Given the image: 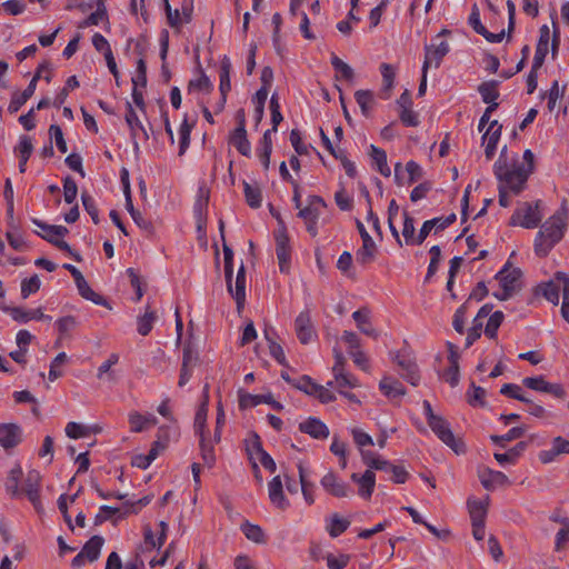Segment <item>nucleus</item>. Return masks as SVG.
I'll return each mask as SVG.
<instances>
[{"mask_svg":"<svg viewBox=\"0 0 569 569\" xmlns=\"http://www.w3.org/2000/svg\"><path fill=\"white\" fill-rule=\"evenodd\" d=\"M295 329L297 337L302 345L309 343L316 337L310 311L305 310L298 315L295 320Z\"/></svg>","mask_w":569,"mask_h":569,"instance_id":"4468645a","label":"nucleus"},{"mask_svg":"<svg viewBox=\"0 0 569 569\" xmlns=\"http://www.w3.org/2000/svg\"><path fill=\"white\" fill-rule=\"evenodd\" d=\"M568 209L566 201L541 226L535 239V252L539 257H546L550 250L563 238L567 228Z\"/></svg>","mask_w":569,"mask_h":569,"instance_id":"f257e3e1","label":"nucleus"},{"mask_svg":"<svg viewBox=\"0 0 569 569\" xmlns=\"http://www.w3.org/2000/svg\"><path fill=\"white\" fill-rule=\"evenodd\" d=\"M395 361L401 369V377L412 386H418L420 382V373L413 357L407 352H398L395 357Z\"/></svg>","mask_w":569,"mask_h":569,"instance_id":"9b49d317","label":"nucleus"},{"mask_svg":"<svg viewBox=\"0 0 569 569\" xmlns=\"http://www.w3.org/2000/svg\"><path fill=\"white\" fill-rule=\"evenodd\" d=\"M163 1H164V10H166L168 24L171 28L176 29L177 31H180V29L183 24V21H182L183 19L181 17L180 10H178V9L172 10L170 7L169 0H163Z\"/></svg>","mask_w":569,"mask_h":569,"instance_id":"052dcab7","label":"nucleus"},{"mask_svg":"<svg viewBox=\"0 0 569 569\" xmlns=\"http://www.w3.org/2000/svg\"><path fill=\"white\" fill-rule=\"evenodd\" d=\"M500 393L521 402H529V398H527L521 392V388L515 383H505L500 389Z\"/></svg>","mask_w":569,"mask_h":569,"instance_id":"69168bd1","label":"nucleus"},{"mask_svg":"<svg viewBox=\"0 0 569 569\" xmlns=\"http://www.w3.org/2000/svg\"><path fill=\"white\" fill-rule=\"evenodd\" d=\"M243 192L246 202L249 207L257 209L261 207L262 203V192L261 188L258 184H250L247 181H243Z\"/></svg>","mask_w":569,"mask_h":569,"instance_id":"4c0bfd02","label":"nucleus"},{"mask_svg":"<svg viewBox=\"0 0 569 569\" xmlns=\"http://www.w3.org/2000/svg\"><path fill=\"white\" fill-rule=\"evenodd\" d=\"M377 246L372 238L362 240V246L356 252V260L361 266L371 263L377 256Z\"/></svg>","mask_w":569,"mask_h":569,"instance_id":"7c9ffc66","label":"nucleus"},{"mask_svg":"<svg viewBox=\"0 0 569 569\" xmlns=\"http://www.w3.org/2000/svg\"><path fill=\"white\" fill-rule=\"evenodd\" d=\"M32 222L43 231V233L38 234L52 244H54V241L59 238L64 237L69 232V230L63 226L47 224L38 219H32Z\"/></svg>","mask_w":569,"mask_h":569,"instance_id":"393cba45","label":"nucleus"},{"mask_svg":"<svg viewBox=\"0 0 569 569\" xmlns=\"http://www.w3.org/2000/svg\"><path fill=\"white\" fill-rule=\"evenodd\" d=\"M270 213L276 218L279 224V228L274 231L276 253L279 262V269L280 272L288 273L291 259L290 239L281 214L272 207H270Z\"/></svg>","mask_w":569,"mask_h":569,"instance_id":"20e7f679","label":"nucleus"},{"mask_svg":"<svg viewBox=\"0 0 569 569\" xmlns=\"http://www.w3.org/2000/svg\"><path fill=\"white\" fill-rule=\"evenodd\" d=\"M48 70L49 71V74L44 76L43 79L49 83L52 79V69H51V64L49 61L44 60L43 62H41L38 68H37V71L33 76V78L31 79V81L29 82L28 87L22 91V93L28 98L30 99L33 94H34V91H36V88H37V82L38 80L41 78V71L42 70Z\"/></svg>","mask_w":569,"mask_h":569,"instance_id":"473e14b6","label":"nucleus"},{"mask_svg":"<svg viewBox=\"0 0 569 569\" xmlns=\"http://www.w3.org/2000/svg\"><path fill=\"white\" fill-rule=\"evenodd\" d=\"M489 507V496L485 499L469 498L467 500V508L471 519V523L486 522Z\"/></svg>","mask_w":569,"mask_h":569,"instance_id":"aec40b11","label":"nucleus"},{"mask_svg":"<svg viewBox=\"0 0 569 569\" xmlns=\"http://www.w3.org/2000/svg\"><path fill=\"white\" fill-rule=\"evenodd\" d=\"M192 127L193 126L188 122L187 118H184L179 128V156H182L189 148Z\"/></svg>","mask_w":569,"mask_h":569,"instance_id":"6e6d98bb","label":"nucleus"},{"mask_svg":"<svg viewBox=\"0 0 569 569\" xmlns=\"http://www.w3.org/2000/svg\"><path fill=\"white\" fill-rule=\"evenodd\" d=\"M415 220L407 212H405L403 227H402V236L406 240L407 244H421L419 242V234L415 237Z\"/></svg>","mask_w":569,"mask_h":569,"instance_id":"49530a36","label":"nucleus"},{"mask_svg":"<svg viewBox=\"0 0 569 569\" xmlns=\"http://www.w3.org/2000/svg\"><path fill=\"white\" fill-rule=\"evenodd\" d=\"M501 129L502 126L499 124L497 120H493L482 136V142L486 143L485 154L487 159H491L495 156L501 136Z\"/></svg>","mask_w":569,"mask_h":569,"instance_id":"a211bd4d","label":"nucleus"},{"mask_svg":"<svg viewBox=\"0 0 569 569\" xmlns=\"http://www.w3.org/2000/svg\"><path fill=\"white\" fill-rule=\"evenodd\" d=\"M355 99L359 104L361 112L363 116L368 117L370 114L372 104H373V94L369 90H358L355 93Z\"/></svg>","mask_w":569,"mask_h":569,"instance_id":"de8ad7c7","label":"nucleus"},{"mask_svg":"<svg viewBox=\"0 0 569 569\" xmlns=\"http://www.w3.org/2000/svg\"><path fill=\"white\" fill-rule=\"evenodd\" d=\"M74 282H76L78 291L82 298L90 300V301L94 302L96 305L104 303L103 298L100 295L96 293L90 288L89 283L87 282L84 277H81L79 280H76Z\"/></svg>","mask_w":569,"mask_h":569,"instance_id":"a18cd8bd","label":"nucleus"},{"mask_svg":"<svg viewBox=\"0 0 569 569\" xmlns=\"http://www.w3.org/2000/svg\"><path fill=\"white\" fill-rule=\"evenodd\" d=\"M124 119L130 129V137L132 140L133 148L136 150H138L139 149L138 140L142 139V140L147 141L149 139V134L130 102H127V104H126Z\"/></svg>","mask_w":569,"mask_h":569,"instance_id":"9d476101","label":"nucleus"},{"mask_svg":"<svg viewBox=\"0 0 569 569\" xmlns=\"http://www.w3.org/2000/svg\"><path fill=\"white\" fill-rule=\"evenodd\" d=\"M540 201H537L535 206L525 203L522 208L517 209L511 216V224H519L527 229H533L538 227L542 219V214L539 211Z\"/></svg>","mask_w":569,"mask_h":569,"instance_id":"0eeeda50","label":"nucleus"},{"mask_svg":"<svg viewBox=\"0 0 569 569\" xmlns=\"http://www.w3.org/2000/svg\"><path fill=\"white\" fill-rule=\"evenodd\" d=\"M204 401L200 405L194 416L193 428L197 435L208 433L206 431V421L208 413V385L204 387Z\"/></svg>","mask_w":569,"mask_h":569,"instance_id":"f704fd0d","label":"nucleus"},{"mask_svg":"<svg viewBox=\"0 0 569 569\" xmlns=\"http://www.w3.org/2000/svg\"><path fill=\"white\" fill-rule=\"evenodd\" d=\"M503 312L502 311H495L492 315H490L487 326L485 328V335L489 339H496L497 338V331L499 327L501 326L503 321Z\"/></svg>","mask_w":569,"mask_h":569,"instance_id":"3c124183","label":"nucleus"},{"mask_svg":"<svg viewBox=\"0 0 569 569\" xmlns=\"http://www.w3.org/2000/svg\"><path fill=\"white\" fill-rule=\"evenodd\" d=\"M298 472L303 498L308 505H312L315 502V485L307 480V471L301 462L298 463Z\"/></svg>","mask_w":569,"mask_h":569,"instance_id":"79ce46f5","label":"nucleus"},{"mask_svg":"<svg viewBox=\"0 0 569 569\" xmlns=\"http://www.w3.org/2000/svg\"><path fill=\"white\" fill-rule=\"evenodd\" d=\"M320 483L322 488L333 497L345 498L349 493L348 485L331 471L322 477Z\"/></svg>","mask_w":569,"mask_h":569,"instance_id":"dca6fc26","label":"nucleus"},{"mask_svg":"<svg viewBox=\"0 0 569 569\" xmlns=\"http://www.w3.org/2000/svg\"><path fill=\"white\" fill-rule=\"evenodd\" d=\"M269 498L272 505L284 510L289 507V501L283 495V486L280 476H276L268 485Z\"/></svg>","mask_w":569,"mask_h":569,"instance_id":"5701e85b","label":"nucleus"},{"mask_svg":"<svg viewBox=\"0 0 569 569\" xmlns=\"http://www.w3.org/2000/svg\"><path fill=\"white\" fill-rule=\"evenodd\" d=\"M213 86L209 79V77L203 72V70L199 71V77L196 79H191L188 83V90H198L203 92H211Z\"/></svg>","mask_w":569,"mask_h":569,"instance_id":"8fccbe9b","label":"nucleus"},{"mask_svg":"<svg viewBox=\"0 0 569 569\" xmlns=\"http://www.w3.org/2000/svg\"><path fill=\"white\" fill-rule=\"evenodd\" d=\"M457 217L455 213L448 217H438L423 222L419 231V242H423L428 234L431 232V227H436V232L445 230L447 227L456 221Z\"/></svg>","mask_w":569,"mask_h":569,"instance_id":"4be33fe9","label":"nucleus"},{"mask_svg":"<svg viewBox=\"0 0 569 569\" xmlns=\"http://www.w3.org/2000/svg\"><path fill=\"white\" fill-rule=\"evenodd\" d=\"M208 202H209V190L203 187H200L199 194H198V198H197V200L194 202V207H193V211L198 219V222H201L203 214L207 210Z\"/></svg>","mask_w":569,"mask_h":569,"instance_id":"603ef678","label":"nucleus"},{"mask_svg":"<svg viewBox=\"0 0 569 569\" xmlns=\"http://www.w3.org/2000/svg\"><path fill=\"white\" fill-rule=\"evenodd\" d=\"M318 383H316L309 376L305 375L300 377L295 383L293 387L308 396H315L317 392Z\"/></svg>","mask_w":569,"mask_h":569,"instance_id":"0e129e2a","label":"nucleus"},{"mask_svg":"<svg viewBox=\"0 0 569 569\" xmlns=\"http://www.w3.org/2000/svg\"><path fill=\"white\" fill-rule=\"evenodd\" d=\"M499 81L489 80L479 84L478 92L485 103H491L499 98Z\"/></svg>","mask_w":569,"mask_h":569,"instance_id":"ea45409f","label":"nucleus"},{"mask_svg":"<svg viewBox=\"0 0 569 569\" xmlns=\"http://www.w3.org/2000/svg\"><path fill=\"white\" fill-rule=\"evenodd\" d=\"M229 293L236 300L238 310L243 308L246 302V269L243 264L238 269L234 288L232 287V292Z\"/></svg>","mask_w":569,"mask_h":569,"instance_id":"bb28decb","label":"nucleus"},{"mask_svg":"<svg viewBox=\"0 0 569 569\" xmlns=\"http://www.w3.org/2000/svg\"><path fill=\"white\" fill-rule=\"evenodd\" d=\"M81 200H82L84 210L91 217L93 223L98 224L99 223V210H98L94 199L88 192H82Z\"/></svg>","mask_w":569,"mask_h":569,"instance_id":"e2e57ef3","label":"nucleus"},{"mask_svg":"<svg viewBox=\"0 0 569 569\" xmlns=\"http://www.w3.org/2000/svg\"><path fill=\"white\" fill-rule=\"evenodd\" d=\"M230 72H231V61L224 56L221 60L220 66V84L219 90L221 93V107H224L227 94L231 90V81H230Z\"/></svg>","mask_w":569,"mask_h":569,"instance_id":"a878e982","label":"nucleus"},{"mask_svg":"<svg viewBox=\"0 0 569 569\" xmlns=\"http://www.w3.org/2000/svg\"><path fill=\"white\" fill-rule=\"evenodd\" d=\"M350 526L348 519L341 518L338 513H333L330 519L327 520V531L330 537L337 538L342 535Z\"/></svg>","mask_w":569,"mask_h":569,"instance_id":"c9c22d12","label":"nucleus"},{"mask_svg":"<svg viewBox=\"0 0 569 569\" xmlns=\"http://www.w3.org/2000/svg\"><path fill=\"white\" fill-rule=\"evenodd\" d=\"M506 152L507 147H503L499 159L493 164V172L500 182L499 187L508 189L513 194H519L526 187L530 170H526L525 163L508 168Z\"/></svg>","mask_w":569,"mask_h":569,"instance_id":"f03ea898","label":"nucleus"},{"mask_svg":"<svg viewBox=\"0 0 569 569\" xmlns=\"http://www.w3.org/2000/svg\"><path fill=\"white\" fill-rule=\"evenodd\" d=\"M21 476L22 469L20 466L12 468L8 475L6 481V490L12 498L20 496L21 493V489L19 488V481Z\"/></svg>","mask_w":569,"mask_h":569,"instance_id":"a19ab883","label":"nucleus"},{"mask_svg":"<svg viewBox=\"0 0 569 569\" xmlns=\"http://www.w3.org/2000/svg\"><path fill=\"white\" fill-rule=\"evenodd\" d=\"M41 480L42 477L39 471L30 470L27 473L21 489V492L27 495L29 501L33 505L37 511L42 509L40 499Z\"/></svg>","mask_w":569,"mask_h":569,"instance_id":"1a4fd4ad","label":"nucleus"},{"mask_svg":"<svg viewBox=\"0 0 569 569\" xmlns=\"http://www.w3.org/2000/svg\"><path fill=\"white\" fill-rule=\"evenodd\" d=\"M239 409L246 410L248 408L257 407L260 403L270 405L274 410H282V405L276 401L271 393L268 395H251L240 389L238 391Z\"/></svg>","mask_w":569,"mask_h":569,"instance_id":"f8f14e48","label":"nucleus"},{"mask_svg":"<svg viewBox=\"0 0 569 569\" xmlns=\"http://www.w3.org/2000/svg\"><path fill=\"white\" fill-rule=\"evenodd\" d=\"M157 421V418L152 415L143 416L137 411H132L129 413L130 430L133 432H141L148 426H154Z\"/></svg>","mask_w":569,"mask_h":569,"instance_id":"2f4dec72","label":"nucleus"},{"mask_svg":"<svg viewBox=\"0 0 569 569\" xmlns=\"http://www.w3.org/2000/svg\"><path fill=\"white\" fill-rule=\"evenodd\" d=\"M351 480L359 486L358 493L365 499H369L375 490L376 475L372 470H366L362 476L351 475Z\"/></svg>","mask_w":569,"mask_h":569,"instance_id":"b1692460","label":"nucleus"},{"mask_svg":"<svg viewBox=\"0 0 569 569\" xmlns=\"http://www.w3.org/2000/svg\"><path fill=\"white\" fill-rule=\"evenodd\" d=\"M157 319V315L154 311L149 310V306L143 316L138 318V332L141 336H147L152 330L153 323Z\"/></svg>","mask_w":569,"mask_h":569,"instance_id":"09e8293b","label":"nucleus"},{"mask_svg":"<svg viewBox=\"0 0 569 569\" xmlns=\"http://www.w3.org/2000/svg\"><path fill=\"white\" fill-rule=\"evenodd\" d=\"M381 392L388 398H400L405 396L406 389L402 383L392 377H383L379 383Z\"/></svg>","mask_w":569,"mask_h":569,"instance_id":"c756f323","label":"nucleus"},{"mask_svg":"<svg viewBox=\"0 0 569 569\" xmlns=\"http://www.w3.org/2000/svg\"><path fill=\"white\" fill-rule=\"evenodd\" d=\"M96 11L92 12L89 18V23L98 26L100 22L109 21L108 11L106 7V0H94Z\"/></svg>","mask_w":569,"mask_h":569,"instance_id":"4d7b16f0","label":"nucleus"},{"mask_svg":"<svg viewBox=\"0 0 569 569\" xmlns=\"http://www.w3.org/2000/svg\"><path fill=\"white\" fill-rule=\"evenodd\" d=\"M526 432L525 427H513L507 433L502 436H491L490 439L496 445H501L503 447V442L512 441L515 439L521 438Z\"/></svg>","mask_w":569,"mask_h":569,"instance_id":"13d9d810","label":"nucleus"},{"mask_svg":"<svg viewBox=\"0 0 569 569\" xmlns=\"http://www.w3.org/2000/svg\"><path fill=\"white\" fill-rule=\"evenodd\" d=\"M21 441V428L14 423L0 425V445L4 449L14 448Z\"/></svg>","mask_w":569,"mask_h":569,"instance_id":"6ab92c4d","label":"nucleus"},{"mask_svg":"<svg viewBox=\"0 0 569 569\" xmlns=\"http://www.w3.org/2000/svg\"><path fill=\"white\" fill-rule=\"evenodd\" d=\"M103 543L104 539L101 536H93L84 543L81 551L86 555L88 561L98 560Z\"/></svg>","mask_w":569,"mask_h":569,"instance_id":"72a5a7b5","label":"nucleus"},{"mask_svg":"<svg viewBox=\"0 0 569 569\" xmlns=\"http://www.w3.org/2000/svg\"><path fill=\"white\" fill-rule=\"evenodd\" d=\"M119 361L118 353H111L109 358L101 363V366L98 368L97 377L98 379H103L104 375H107L108 380L114 381L116 377L113 372H109L111 367L117 365Z\"/></svg>","mask_w":569,"mask_h":569,"instance_id":"bf43d9fd","label":"nucleus"},{"mask_svg":"<svg viewBox=\"0 0 569 569\" xmlns=\"http://www.w3.org/2000/svg\"><path fill=\"white\" fill-rule=\"evenodd\" d=\"M478 477L483 488L490 491L509 483V479L503 472L490 468L479 470Z\"/></svg>","mask_w":569,"mask_h":569,"instance_id":"2eb2a0df","label":"nucleus"},{"mask_svg":"<svg viewBox=\"0 0 569 569\" xmlns=\"http://www.w3.org/2000/svg\"><path fill=\"white\" fill-rule=\"evenodd\" d=\"M371 158L375 161L377 166V170L383 176V177H390L391 170L387 163V153L385 150L371 144Z\"/></svg>","mask_w":569,"mask_h":569,"instance_id":"37998d69","label":"nucleus"},{"mask_svg":"<svg viewBox=\"0 0 569 569\" xmlns=\"http://www.w3.org/2000/svg\"><path fill=\"white\" fill-rule=\"evenodd\" d=\"M41 286V281L38 274H34L28 279H23L21 282V296L23 299L28 298L30 295L39 291Z\"/></svg>","mask_w":569,"mask_h":569,"instance_id":"680f3d73","label":"nucleus"},{"mask_svg":"<svg viewBox=\"0 0 569 569\" xmlns=\"http://www.w3.org/2000/svg\"><path fill=\"white\" fill-rule=\"evenodd\" d=\"M241 530L247 539L257 542L262 543L266 541L263 530L258 525H252L250 522H244L241 526Z\"/></svg>","mask_w":569,"mask_h":569,"instance_id":"864d4df0","label":"nucleus"},{"mask_svg":"<svg viewBox=\"0 0 569 569\" xmlns=\"http://www.w3.org/2000/svg\"><path fill=\"white\" fill-rule=\"evenodd\" d=\"M428 426L435 435L456 453L459 455L465 452L466 449L463 442L455 437L449 422L443 417L438 416L435 420L428 422Z\"/></svg>","mask_w":569,"mask_h":569,"instance_id":"423d86ee","label":"nucleus"},{"mask_svg":"<svg viewBox=\"0 0 569 569\" xmlns=\"http://www.w3.org/2000/svg\"><path fill=\"white\" fill-rule=\"evenodd\" d=\"M200 438V452L204 465L209 468L216 462L213 442L208 438V433L198 435Z\"/></svg>","mask_w":569,"mask_h":569,"instance_id":"58836bf2","label":"nucleus"},{"mask_svg":"<svg viewBox=\"0 0 569 569\" xmlns=\"http://www.w3.org/2000/svg\"><path fill=\"white\" fill-rule=\"evenodd\" d=\"M326 208L325 200L319 196H310L308 204L305 208H300L298 217H300L306 224V229L311 237L318 234V219L321 210Z\"/></svg>","mask_w":569,"mask_h":569,"instance_id":"39448f33","label":"nucleus"},{"mask_svg":"<svg viewBox=\"0 0 569 569\" xmlns=\"http://www.w3.org/2000/svg\"><path fill=\"white\" fill-rule=\"evenodd\" d=\"M449 52V44L445 40H440L438 43L433 42L425 47V61L422 64L425 73L428 69L433 66L438 68L443 57Z\"/></svg>","mask_w":569,"mask_h":569,"instance_id":"ddd939ff","label":"nucleus"},{"mask_svg":"<svg viewBox=\"0 0 569 569\" xmlns=\"http://www.w3.org/2000/svg\"><path fill=\"white\" fill-rule=\"evenodd\" d=\"M56 325L58 327L60 336L64 337L76 329V327L78 326V321L73 316H66L58 319Z\"/></svg>","mask_w":569,"mask_h":569,"instance_id":"774afa93","label":"nucleus"},{"mask_svg":"<svg viewBox=\"0 0 569 569\" xmlns=\"http://www.w3.org/2000/svg\"><path fill=\"white\" fill-rule=\"evenodd\" d=\"M331 66L333 67L336 71V79L337 80H346V81H352L355 79V71L353 69L342 61L339 57L332 53L331 56Z\"/></svg>","mask_w":569,"mask_h":569,"instance_id":"e433bc0d","label":"nucleus"},{"mask_svg":"<svg viewBox=\"0 0 569 569\" xmlns=\"http://www.w3.org/2000/svg\"><path fill=\"white\" fill-rule=\"evenodd\" d=\"M496 279L500 282L501 291H496L492 296L500 301L510 299L522 288V271L520 268H511L509 261L498 271Z\"/></svg>","mask_w":569,"mask_h":569,"instance_id":"7ed1b4c3","label":"nucleus"},{"mask_svg":"<svg viewBox=\"0 0 569 569\" xmlns=\"http://www.w3.org/2000/svg\"><path fill=\"white\" fill-rule=\"evenodd\" d=\"M299 430L315 439H327L330 435L329 428L320 419L310 417L299 423Z\"/></svg>","mask_w":569,"mask_h":569,"instance_id":"f3484780","label":"nucleus"},{"mask_svg":"<svg viewBox=\"0 0 569 569\" xmlns=\"http://www.w3.org/2000/svg\"><path fill=\"white\" fill-rule=\"evenodd\" d=\"M522 385L531 390L549 393L557 399H563L566 397V390L560 383L548 382L543 376L527 377L522 379Z\"/></svg>","mask_w":569,"mask_h":569,"instance_id":"6e6552de","label":"nucleus"},{"mask_svg":"<svg viewBox=\"0 0 569 569\" xmlns=\"http://www.w3.org/2000/svg\"><path fill=\"white\" fill-rule=\"evenodd\" d=\"M380 72L382 76L383 91H390L393 87L396 70L389 63H381Z\"/></svg>","mask_w":569,"mask_h":569,"instance_id":"338daca9","label":"nucleus"},{"mask_svg":"<svg viewBox=\"0 0 569 569\" xmlns=\"http://www.w3.org/2000/svg\"><path fill=\"white\" fill-rule=\"evenodd\" d=\"M219 230L222 239L223 247V256H224V277L227 289L229 292H232V273H233V251L226 243L224 239V222L222 220L219 221Z\"/></svg>","mask_w":569,"mask_h":569,"instance_id":"412c9836","label":"nucleus"},{"mask_svg":"<svg viewBox=\"0 0 569 569\" xmlns=\"http://www.w3.org/2000/svg\"><path fill=\"white\" fill-rule=\"evenodd\" d=\"M230 143L237 149L239 153L244 157L251 156V144L247 138V130L236 128L230 134Z\"/></svg>","mask_w":569,"mask_h":569,"instance_id":"c85d7f7f","label":"nucleus"},{"mask_svg":"<svg viewBox=\"0 0 569 569\" xmlns=\"http://www.w3.org/2000/svg\"><path fill=\"white\" fill-rule=\"evenodd\" d=\"M352 318L358 327V329L372 338H378L377 330L372 327L370 322V311L367 308H361L352 313Z\"/></svg>","mask_w":569,"mask_h":569,"instance_id":"cd10ccee","label":"nucleus"},{"mask_svg":"<svg viewBox=\"0 0 569 569\" xmlns=\"http://www.w3.org/2000/svg\"><path fill=\"white\" fill-rule=\"evenodd\" d=\"M332 373L338 391L342 390L343 388L353 389L359 386L358 379L352 373L347 372L345 369Z\"/></svg>","mask_w":569,"mask_h":569,"instance_id":"c03bdc74","label":"nucleus"},{"mask_svg":"<svg viewBox=\"0 0 569 569\" xmlns=\"http://www.w3.org/2000/svg\"><path fill=\"white\" fill-rule=\"evenodd\" d=\"M486 393L487 392L483 388L476 386L475 382H471L470 390L467 392L469 405L472 407H477V406L485 407L486 406V401H485Z\"/></svg>","mask_w":569,"mask_h":569,"instance_id":"5fc2aeb1","label":"nucleus"}]
</instances>
